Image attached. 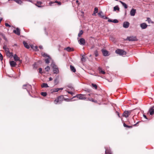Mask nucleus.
Listing matches in <instances>:
<instances>
[{"instance_id": "5", "label": "nucleus", "mask_w": 154, "mask_h": 154, "mask_svg": "<svg viewBox=\"0 0 154 154\" xmlns=\"http://www.w3.org/2000/svg\"><path fill=\"white\" fill-rule=\"evenodd\" d=\"M53 72L54 74H57L59 72L57 66L54 64H53Z\"/></svg>"}, {"instance_id": "14", "label": "nucleus", "mask_w": 154, "mask_h": 154, "mask_svg": "<svg viewBox=\"0 0 154 154\" xmlns=\"http://www.w3.org/2000/svg\"><path fill=\"white\" fill-rule=\"evenodd\" d=\"M129 23L128 22H125L123 23V27L127 28L128 27L129 25Z\"/></svg>"}, {"instance_id": "56", "label": "nucleus", "mask_w": 154, "mask_h": 154, "mask_svg": "<svg viewBox=\"0 0 154 154\" xmlns=\"http://www.w3.org/2000/svg\"><path fill=\"white\" fill-rule=\"evenodd\" d=\"M59 89V90H63V88H58Z\"/></svg>"}, {"instance_id": "60", "label": "nucleus", "mask_w": 154, "mask_h": 154, "mask_svg": "<svg viewBox=\"0 0 154 154\" xmlns=\"http://www.w3.org/2000/svg\"><path fill=\"white\" fill-rule=\"evenodd\" d=\"M29 1L31 2H32V0H29Z\"/></svg>"}, {"instance_id": "37", "label": "nucleus", "mask_w": 154, "mask_h": 154, "mask_svg": "<svg viewBox=\"0 0 154 154\" xmlns=\"http://www.w3.org/2000/svg\"><path fill=\"white\" fill-rule=\"evenodd\" d=\"M45 69L46 71L48 72L50 69V67L49 66H47L45 68Z\"/></svg>"}, {"instance_id": "17", "label": "nucleus", "mask_w": 154, "mask_h": 154, "mask_svg": "<svg viewBox=\"0 0 154 154\" xmlns=\"http://www.w3.org/2000/svg\"><path fill=\"white\" fill-rule=\"evenodd\" d=\"M64 50L68 52H70L73 51V49L72 48H71L70 47H68L67 48H65Z\"/></svg>"}, {"instance_id": "18", "label": "nucleus", "mask_w": 154, "mask_h": 154, "mask_svg": "<svg viewBox=\"0 0 154 154\" xmlns=\"http://www.w3.org/2000/svg\"><path fill=\"white\" fill-rule=\"evenodd\" d=\"M105 154H112V152H111L110 149H108L105 147Z\"/></svg>"}, {"instance_id": "45", "label": "nucleus", "mask_w": 154, "mask_h": 154, "mask_svg": "<svg viewBox=\"0 0 154 154\" xmlns=\"http://www.w3.org/2000/svg\"><path fill=\"white\" fill-rule=\"evenodd\" d=\"M5 25L6 26L9 27H11V26L8 23H5Z\"/></svg>"}, {"instance_id": "22", "label": "nucleus", "mask_w": 154, "mask_h": 154, "mask_svg": "<svg viewBox=\"0 0 154 154\" xmlns=\"http://www.w3.org/2000/svg\"><path fill=\"white\" fill-rule=\"evenodd\" d=\"M119 2L121 3L125 9H126L128 8V6L125 3L122 2L121 1H119Z\"/></svg>"}, {"instance_id": "39", "label": "nucleus", "mask_w": 154, "mask_h": 154, "mask_svg": "<svg viewBox=\"0 0 154 154\" xmlns=\"http://www.w3.org/2000/svg\"><path fill=\"white\" fill-rule=\"evenodd\" d=\"M94 54L95 56L96 57H97V56H98V51L97 50L96 51L94 52Z\"/></svg>"}, {"instance_id": "51", "label": "nucleus", "mask_w": 154, "mask_h": 154, "mask_svg": "<svg viewBox=\"0 0 154 154\" xmlns=\"http://www.w3.org/2000/svg\"><path fill=\"white\" fill-rule=\"evenodd\" d=\"M68 93L72 95L73 94V93L71 91H68Z\"/></svg>"}, {"instance_id": "15", "label": "nucleus", "mask_w": 154, "mask_h": 154, "mask_svg": "<svg viewBox=\"0 0 154 154\" xmlns=\"http://www.w3.org/2000/svg\"><path fill=\"white\" fill-rule=\"evenodd\" d=\"M3 48L4 49L5 51L6 52L7 55H8V54H10L9 48H7L6 46H4L3 47Z\"/></svg>"}, {"instance_id": "11", "label": "nucleus", "mask_w": 154, "mask_h": 154, "mask_svg": "<svg viewBox=\"0 0 154 154\" xmlns=\"http://www.w3.org/2000/svg\"><path fill=\"white\" fill-rule=\"evenodd\" d=\"M13 32L17 35H19L20 34V30L18 28H17L16 30H14Z\"/></svg>"}, {"instance_id": "26", "label": "nucleus", "mask_w": 154, "mask_h": 154, "mask_svg": "<svg viewBox=\"0 0 154 154\" xmlns=\"http://www.w3.org/2000/svg\"><path fill=\"white\" fill-rule=\"evenodd\" d=\"M41 87L42 88H47L48 86L47 83H43L41 85Z\"/></svg>"}, {"instance_id": "30", "label": "nucleus", "mask_w": 154, "mask_h": 154, "mask_svg": "<svg viewBox=\"0 0 154 154\" xmlns=\"http://www.w3.org/2000/svg\"><path fill=\"white\" fill-rule=\"evenodd\" d=\"M60 102L58 97L54 101V103L55 104H57V103H59Z\"/></svg>"}, {"instance_id": "23", "label": "nucleus", "mask_w": 154, "mask_h": 154, "mask_svg": "<svg viewBox=\"0 0 154 154\" xmlns=\"http://www.w3.org/2000/svg\"><path fill=\"white\" fill-rule=\"evenodd\" d=\"M23 43L25 47L26 48L29 49V46L25 41H23Z\"/></svg>"}, {"instance_id": "27", "label": "nucleus", "mask_w": 154, "mask_h": 154, "mask_svg": "<svg viewBox=\"0 0 154 154\" xmlns=\"http://www.w3.org/2000/svg\"><path fill=\"white\" fill-rule=\"evenodd\" d=\"M70 69L71 71L73 72H75L76 71V70L75 67L72 65L70 66Z\"/></svg>"}, {"instance_id": "25", "label": "nucleus", "mask_w": 154, "mask_h": 154, "mask_svg": "<svg viewBox=\"0 0 154 154\" xmlns=\"http://www.w3.org/2000/svg\"><path fill=\"white\" fill-rule=\"evenodd\" d=\"M119 7L118 5H116L113 8V11H119Z\"/></svg>"}, {"instance_id": "44", "label": "nucleus", "mask_w": 154, "mask_h": 154, "mask_svg": "<svg viewBox=\"0 0 154 154\" xmlns=\"http://www.w3.org/2000/svg\"><path fill=\"white\" fill-rule=\"evenodd\" d=\"M88 99L90 101H92V102H96V101H94V99L92 98H88Z\"/></svg>"}, {"instance_id": "9", "label": "nucleus", "mask_w": 154, "mask_h": 154, "mask_svg": "<svg viewBox=\"0 0 154 154\" xmlns=\"http://www.w3.org/2000/svg\"><path fill=\"white\" fill-rule=\"evenodd\" d=\"M140 26L142 29H145L147 27L148 25L145 23H141L140 25Z\"/></svg>"}, {"instance_id": "10", "label": "nucleus", "mask_w": 154, "mask_h": 154, "mask_svg": "<svg viewBox=\"0 0 154 154\" xmlns=\"http://www.w3.org/2000/svg\"><path fill=\"white\" fill-rule=\"evenodd\" d=\"M130 113L131 112L130 111H125L123 113V116L126 118H127L128 117Z\"/></svg>"}, {"instance_id": "2", "label": "nucleus", "mask_w": 154, "mask_h": 154, "mask_svg": "<svg viewBox=\"0 0 154 154\" xmlns=\"http://www.w3.org/2000/svg\"><path fill=\"white\" fill-rule=\"evenodd\" d=\"M116 53L120 55L123 56L126 54V51L123 50L118 49L116 51Z\"/></svg>"}, {"instance_id": "16", "label": "nucleus", "mask_w": 154, "mask_h": 154, "mask_svg": "<svg viewBox=\"0 0 154 154\" xmlns=\"http://www.w3.org/2000/svg\"><path fill=\"white\" fill-rule=\"evenodd\" d=\"M136 12V10L135 9H132L130 11V14L131 16H134Z\"/></svg>"}, {"instance_id": "6", "label": "nucleus", "mask_w": 154, "mask_h": 154, "mask_svg": "<svg viewBox=\"0 0 154 154\" xmlns=\"http://www.w3.org/2000/svg\"><path fill=\"white\" fill-rule=\"evenodd\" d=\"M101 51L103 55L104 56H108L109 54V52L106 50L102 49L101 50Z\"/></svg>"}, {"instance_id": "52", "label": "nucleus", "mask_w": 154, "mask_h": 154, "mask_svg": "<svg viewBox=\"0 0 154 154\" xmlns=\"http://www.w3.org/2000/svg\"><path fill=\"white\" fill-rule=\"evenodd\" d=\"M143 116L144 118H145L146 119H147V117H146V116L144 115H143Z\"/></svg>"}, {"instance_id": "33", "label": "nucleus", "mask_w": 154, "mask_h": 154, "mask_svg": "<svg viewBox=\"0 0 154 154\" xmlns=\"http://www.w3.org/2000/svg\"><path fill=\"white\" fill-rule=\"evenodd\" d=\"M42 4V3L41 2H37L36 5L38 7H40V5Z\"/></svg>"}, {"instance_id": "41", "label": "nucleus", "mask_w": 154, "mask_h": 154, "mask_svg": "<svg viewBox=\"0 0 154 154\" xmlns=\"http://www.w3.org/2000/svg\"><path fill=\"white\" fill-rule=\"evenodd\" d=\"M123 125L125 127H126L127 128H131L132 127L131 126H128V125H127L125 123H124Z\"/></svg>"}, {"instance_id": "3", "label": "nucleus", "mask_w": 154, "mask_h": 154, "mask_svg": "<svg viewBox=\"0 0 154 154\" xmlns=\"http://www.w3.org/2000/svg\"><path fill=\"white\" fill-rule=\"evenodd\" d=\"M75 97L81 100H85L86 99V98L85 96V95L81 94H77L74 97Z\"/></svg>"}, {"instance_id": "20", "label": "nucleus", "mask_w": 154, "mask_h": 154, "mask_svg": "<svg viewBox=\"0 0 154 154\" xmlns=\"http://www.w3.org/2000/svg\"><path fill=\"white\" fill-rule=\"evenodd\" d=\"M10 65L12 67H15L16 65V63L14 61H12L10 62Z\"/></svg>"}, {"instance_id": "13", "label": "nucleus", "mask_w": 154, "mask_h": 154, "mask_svg": "<svg viewBox=\"0 0 154 154\" xmlns=\"http://www.w3.org/2000/svg\"><path fill=\"white\" fill-rule=\"evenodd\" d=\"M13 57L15 61H17L19 60L20 63H21V60H20V58L18 57L16 54L14 55Z\"/></svg>"}, {"instance_id": "61", "label": "nucleus", "mask_w": 154, "mask_h": 154, "mask_svg": "<svg viewBox=\"0 0 154 154\" xmlns=\"http://www.w3.org/2000/svg\"><path fill=\"white\" fill-rule=\"evenodd\" d=\"M66 1H67V0H65Z\"/></svg>"}, {"instance_id": "47", "label": "nucleus", "mask_w": 154, "mask_h": 154, "mask_svg": "<svg viewBox=\"0 0 154 154\" xmlns=\"http://www.w3.org/2000/svg\"><path fill=\"white\" fill-rule=\"evenodd\" d=\"M8 56H9V57L12 56H13V53H10V54H8Z\"/></svg>"}, {"instance_id": "4", "label": "nucleus", "mask_w": 154, "mask_h": 154, "mask_svg": "<svg viewBox=\"0 0 154 154\" xmlns=\"http://www.w3.org/2000/svg\"><path fill=\"white\" fill-rule=\"evenodd\" d=\"M127 39V40L130 41H134L137 40L136 36H133L128 37Z\"/></svg>"}, {"instance_id": "31", "label": "nucleus", "mask_w": 154, "mask_h": 154, "mask_svg": "<svg viewBox=\"0 0 154 154\" xmlns=\"http://www.w3.org/2000/svg\"><path fill=\"white\" fill-rule=\"evenodd\" d=\"M58 97L59 98L60 102L62 101L64 99V98L63 96H62L59 97Z\"/></svg>"}, {"instance_id": "59", "label": "nucleus", "mask_w": 154, "mask_h": 154, "mask_svg": "<svg viewBox=\"0 0 154 154\" xmlns=\"http://www.w3.org/2000/svg\"><path fill=\"white\" fill-rule=\"evenodd\" d=\"M76 3H78L79 2V1L78 0H76Z\"/></svg>"}, {"instance_id": "8", "label": "nucleus", "mask_w": 154, "mask_h": 154, "mask_svg": "<svg viewBox=\"0 0 154 154\" xmlns=\"http://www.w3.org/2000/svg\"><path fill=\"white\" fill-rule=\"evenodd\" d=\"M55 3H57V4L59 5H61V2H58L56 0L54 2H51L49 3V5L50 6H52L53 5V4Z\"/></svg>"}, {"instance_id": "40", "label": "nucleus", "mask_w": 154, "mask_h": 154, "mask_svg": "<svg viewBox=\"0 0 154 154\" xmlns=\"http://www.w3.org/2000/svg\"><path fill=\"white\" fill-rule=\"evenodd\" d=\"M98 12V9L97 7H95L94 9V13H97Z\"/></svg>"}, {"instance_id": "21", "label": "nucleus", "mask_w": 154, "mask_h": 154, "mask_svg": "<svg viewBox=\"0 0 154 154\" xmlns=\"http://www.w3.org/2000/svg\"><path fill=\"white\" fill-rule=\"evenodd\" d=\"M98 69L99 72L100 73H101L103 74H104L105 73V71H103V70L100 67H99L98 68Z\"/></svg>"}, {"instance_id": "34", "label": "nucleus", "mask_w": 154, "mask_h": 154, "mask_svg": "<svg viewBox=\"0 0 154 154\" xmlns=\"http://www.w3.org/2000/svg\"><path fill=\"white\" fill-rule=\"evenodd\" d=\"M147 21H148L149 23H153V22L152 21L151 19L149 18H147Z\"/></svg>"}, {"instance_id": "12", "label": "nucleus", "mask_w": 154, "mask_h": 154, "mask_svg": "<svg viewBox=\"0 0 154 154\" xmlns=\"http://www.w3.org/2000/svg\"><path fill=\"white\" fill-rule=\"evenodd\" d=\"M98 15L100 17L102 18L106 19L107 18V17H106L103 15V12L101 11H100L98 13Z\"/></svg>"}, {"instance_id": "57", "label": "nucleus", "mask_w": 154, "mask_h": 154, "mask_svg": "<svg viewBox=\"0 0 154 154\" xmlns=\"http://www.w3.org/2000/svg\"><path fill=\"white\" fill-rule=\"evenodd\" d=\"M91 94H88L87 95L88 96H90Z\"/></svg>"}, {"instance_id": "19", "label": "nucleus", "mask_w": 154, "mask_h": 154, "mask_svg": "<svg viewBox=\"0 0 154 154\" xmlns=\"http://www.w3.org/2000/svg\"><path fill=\"white\" fill-rule=\"evenodd\" d=\"M153 107L150 109L149 112L150 115H152L154 113V109Z\"/></svg>"}, {"instance_id": "35", "label": "nucleus", "mask_w": 154, "mask_h": 154, "mask_svg": "<svg viewBox=\"0 0 154 154\" xmlns=\"http://www.w3.org/2000/svg\"><path fill=\"white\" fill-rule=\"evenodd\" d=\"M49 58H50V57H48V58H47L45 60V63H46L48 64L49 63V62H50L49 59Z\"/></svg>"}, {"instance_id": "28", "label": "nucleus", "mask_w": 154, "mask_h": 154, "mask_svg": "<svg viewBox=\"0 0 154 154\" xmlns=\"http://www.w3.org/2000/svg\"><path fill=\"white\" fill-rule=\"evenodd\" d=\"M83 30H80L78 35V37H81V35L83 34Z\"/></svg>"}, {"instance_id": "53", "label": "nucleus", "mask_w": 154, "mask_h": 154, "mask_svg": "<svg viewBox=\"0 0 154 154\" xmlns=\"http://www.w3.org/2000/svg\"><path fill=\"white\" fill-rule=\"evenodd\" d=\"M96 13H94H94H93V14H92V15H94V16H95L96 15Z\"/></svg>"}, {"instance_id": "36", "label": "nucleus", "mask_w": 154, "mask_h": 154, "mask_svg": "<svg viewBox=\"0 0 154 154\" xmlns=\"http://www.w3.org/2000/svg\"><path fill=\"white\" fill-rule=\"evenodd\" d=\"M41 94L44 97H45L46 96V95H47V94L45 92H42L41 93Z\"/></svg>"}, {"instance_id": "42", "label": "nucleus", "mask_w": 154, "mask_h": 154, "mask_svg": "<svg viewBox=\"0 0 154 154\" xmlns=\"http://www.w3.org/2000/svg\"><path fill=\"white\" fill-rule=\"evenodd\" d=\"M118 20H117V19H114L112 21V22L115 23H118Z\"/></svg>"}, {"instance_id": "24", "label": "nucleus", "mask_w": 154, "mask_h": 154, "mask_svg": "<svg viewBox=\"0 0 154 154\" xmlns=\"http://www.w3.org/2000/svg\"><path fill=\"white\" fill-rule=\"evenodd\" d=\"M82 58L81 59V60L82 62H84L86 60V59L85 57V55L83 54H81Z\"/></svg>"}, {"instance_id": "49", "label": "nucleus", "mask_w": 154, "mask_h": 154, "mask_svg": "<svg viewBox=\"0 0 154 154\" xmlns=\"http://www.w3.org/2000/svg\"><path fill=\"white\" fill-rule=\"evenodd\" d=\"M112 20L110 19H109L108 20V22H112Z\"/></svg>"}, {"instance_id": "50", "label": "nucleus", "mask_w": 154, "mask_h": 154, "mask_svg": "<svg viewBox=\"0 0 154 154\" xmlns=\"http://www.w3.org/2000/svg\"><path fill=\"white\" fill-rule=\"evenodd\" d=\"M49 81H51L53 80V79L52 78L50 77L49 79Z\"/></svg>"}, {"instance_id": "29", "label": "nucleus", "mask_w": 154, "mask_h": 154, "mask_svg": "<svg viewBox=\"0 0 154 154\" xmlns=\"http://www.w3.org/2000/svg\"><path fill=\"white\" fill-rule=\"evenodd\" d=\"M59 91V89L58 88H54L51 90L52 92H58Z\"/></svg>"}, {"instance_id": "32", "label": "nucleus", "mask_w": 154, "mask_h": 154, "mask_svg": "<svg viewBox=\"0 0 154 154\" xmlns=\"http://www.w3.org/2000/svg\"><path fill=\"white\" fill-rule=\"evenodd\" d=\"M31 47L32 49H33V50L35 51H37L38 50V46H35L34 48H33L34 46L32 45H31Z\"/></svg>"}, {"instance_id": "54", "label": "nucleus", "mask_w": 154, "mask_h": 154, "mask_svg": "<svg viewBox=\"0 0 154 154\" xmlns=\"http://www.w3.org/2000/svg\"><path fill=\"white\" fill-rule=\"evenodd\" d=\"M57 79H55L54 80V83L55 84H57V83H56V81H57Z\"/></svg>"}, {"instance_id": "1", "label": "nucleus", "mask_w": 154, "mask_h": 154, "mask_svg": "<svg viewBox=\"0 0 154 154\" xmlns=\"http://www.w3.org/2000/svg\"><path fill=\"white\" fill-rule=\"evenodd\" d=\"M23 88L26 89L29 94H30V92H32V86L31 85L29 84L23 85Z\"/></svg>"}, {"instance_id": "46", "label": "nucleus", "mask_w": 154, "mask_h": 154, "mask_svg": "<svg viewBox=\"0 0 154 154\" xmlns=\"http://www.w3.org/2000/svg\"><path fill=\"white\" fill-rule=\"evenodd\" d=\"M0 59L2 60L3 59L2 55V54L1 53H0Z\"/></svg>"}, {"instance_id": "43", "label": "nucleus", "mask_w": 154, "mask_h": 154, "mask_svg": "<svg viewBox=\"0 0 154 154\" xmlns=\"http://www.w3.org/2000/svg\"><path fill=\"white\" fill-rule=\"evenodd\" d=\"M42 56L44 57H49V56L48 55L46 54L45 53L42 54Z\"/></svg>"}, {"instance_id": "7", "label": "nucleus", "mask_w": 154, "mask_h": 154, "mask_svg": "<svg viewBox=\"0 0 154 154\" xmlns=\"http://www.w3.org/2000/svg\"><path fill=\"white\" fill-rule=\"evenodd\" d=\"M79 43L82 45H84L85 43V41L84 38H82L78 40Z\"/></svg>"}, {"instance_id": "58", "label": "nucleus", "mask_w": 154, "mask_h": 154, "mask_svg": "<svg viewBox=\"0 0 154 154\" xmlns=\"http://www.w3.org/2000/svg\"><path fill=\"white\" fill-rule=\"evenodd\" d=\"M138 122H137L134 125H136L138 124Z\"/></svg>"}, {"instance_id": "48", "label": "nucleus", "mask_w": 154, "mask_h": 154, "mask_svg": "<svg viewBox=\"0 0 154 154\" xmlns=\"http://www.w3.org/2000/svg\"><path fill=\"white\" fill-rule=\"evenodd\" d=\"M39 72L40 73H42V69L41 68H39Z\"/></svg>"}, {"instance_id": "55", "label": "nucleus", "mask_w": 154, "mask_h": 154, "mask_svg": "<svg viewBox=\"0 0 154 154\" xmlns=\"http://www.w3.org/2000/svg\"><path fill=\"white\" fill-rule=\"evenodd\" d=\"M39 47L40 48L42 49V47L41 46H39Z\"/></svg>"}, {"instance_id": "38", "label": "nucleus", "mask_w": 154, "mask_h": 154, "mask_svg": "<svg viewBox=\"0 0 154 154\" xmlns=\"http://www.w3.org/2000/svg\"><path fill=\"white\" fill-rule=\"evenodd\" d=\"M92 86L95 89H97V86L96 84H91Z\"/></svg>"}]
</instances>
